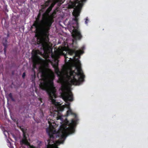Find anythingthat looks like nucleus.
<instances>
[{
	"label": "nucleus",
	"mask_w": 148,
	"mask_h": 148,
	"mask_svg": "<svg viewBox=\"0 0 148 148\" xmlns=\"http://www.w3.org/2000/svg\"><path fill=\"white\" fill-rule=\"evenodd\" d=\"M29 146V148H36L34 145H28Z\"/></svg>",
	"instance_id": "obj_22"
},
{
	"label": "nucleus",
	"mask_w": 148,
	"mask_h": 148,
	"mask_svg": "<svg viewBox=\"0 0 148 148\" xmlns=\"http://www.w3.org/2000/svg\"><path fill=\"white\" fill-rule=\"evenodd\" d=\"M49 122V124L50 125L51 124V123H50V122H49V121H48Z\"/></svg>",
	"instance_id": "obj_26"
},
{
	"label": "nucleus",
	"mask_w": 148,
	"mask_h": 148,
	"mask_svg": "<svg viewBox=\"0 0 148 148\" xmlns=\"http://www.w3.org/2000/svg\"><path fill=\"white\" fill-rule=\"evenodd\" d=\"M3 44L4 47V49H6L8 47V45L7 44V38H3Z\"/></svg>",
	"instance_id": "obj_13"
},
{
	"label": "nucleus",
	"mask_w": 148,
	"mask_h": 148,
	"mask_svg": "<svg viewBox=\"0 0 148 148\" xmlns=\"http://www.w3.org/2000/svg\"><path fill=\"white\" fill-rule=\"evenodd\" d=\"M41 6L43 9H44L47 7L46 5L44 3L43 4L41 5Z\"/></svg>",
	"instance_id": "obj_19"
},
{
	"label": "nucleus",
	"mask_w": 148,
	"mask_h": 148,
	"mask_svg": "<svg viewBox=\"0 0 148 148\" xmlns=\"http://www.w3.org/2000/svg\"><path fill=\"white\" fill-rule=\"evenodd\" d=\"M30 1H32V0H30Z\"/></svg>",
	"instance_id": "obj_29"
},
{
	"label": "nucleus",
	"mask_w": 148,
	"mask_h": 148,
	"mask_svg": "<svg viewBox=\"0 0 148 148\" xmlns=\"http://www.w3.org/2000/svg\"><path fill=\"white\" fill-rule=\"evenodd\" d=\"M23 137L21 140V142L23 144H24L25 145H30V143L27 140V136H28V135H26L25 132L24 134H23Z\"/></svg>",
	"instance_id": "obj_10"
},
{
	"label": "nucleus",
	"mask_w": 148,
	"mask_h": 148,
	"mask_svg": "<svg viewBox=\"0 0 148 148\" xmlns=\"http://www.w3.org/2000/svg\"><path fill=\"white\" fill-rule=\"evenodd\" d=\"M51 2V0H47L44 3L47 7H48L50 3Z\"/></svg>",
	"instance_id": "obj_16"
},
{
	"label": "nucleus",
	"mask_w": 148,
	"mask_h": 148,
	"mask_svg": "<svg viewBox=\"0 0 148 148\" xmlns=\"http://www.w3.org/2000/svg\"><path fill=\"white\" fill-rule=\"evenodd\" d=\"M41 14L39 12L36 18V20L33 24L31 27V29L34 27V32H38L40 35V36L37 38V42L38 44L41 45L43 48L44 51L48 49L49 47V32L48 35H44L41 32V30L45 26V23L41 22V20L40 21Z\"/></svg>",
	"instance_id": "obj_3"
},
{
	"label": "nucleus",
	"mask_w": 148,
	"mask_h": 148,
	"mask_svg": "<svg viewBox=\"0 0 148 148\" xmlns=\"http://www.w3.org/2000/svg\"><path fill=\"white\" fill-rule=\"evenodd\" d=\"M57 3H59L60 5L63 3V0H53V2L49 6L52 9Z\"/></svg>",
	"instance_id": "obj_12"
},
{
	"label": "nucleus",
	"mask_w": 148,
	"mask_h": 148,
	"mask_svg": "<svg viewBox=\"0 0 148 148\" xmlns=\"http://www.w3.org/2000/svg\"><path fill=\"white\" fill-rule=\"evenodd\" d=\"M25 72H24L23 73V74L22 75V77L23 79H24L25 78Z\"/></svg>",
	"instance_id": "obj_21"
},
{
	"label": "nucleus",
	"mask_w": 148,
	"mask_h": 148,
	"mask_svg": "<svg viewBox=\"0 0 148 148\" xmlns=\"http://www.w3.org/2000/svg\"><path fill=\"white\" fill-rule=\"evenodd\" d=\"M40 71L41 73V77L43 81L40 83V87L42 89L46 90L49 95V99L53 104L56 105L58 102L54 99L56 97V92L55 89H49V87L53 86V81L51 76L48 75L47 71L44 68L41 67L39 68Z\"/></svg>",
	"instance_id": "obj_2"
},
{
	"label": "nucleus",
	"mask_w": 148,
	"mask_h": 148,
	"mask_svg": "<svg viewBox=\"0 0 148 148\" xmlns=\"http://www.w3.org/2000/svg\"><path fill=\"white\" fill-rule=\"evenodd\" d=\"M35 74H34V78H35Z\"/></svg>",
	"instance_id": "obj_27"
},
{
	"label": "nucleus",
	"mask_w": 148,
	"mask_h": 148,
	"mask_svg": "<svg viewBox=\"0 0 148 148\" xmlns=\"http://www.w3.org/2000/svg\"><path fill=\"white\" fill-rule=\"evenodd\" d=\"M9 34H7V37H9Z\"/></svg>",
	"instance_id": "obj_25"
},
{
	"label": "nucleus",
	"mask_w": 148,
	"mask_h": 148,
	"mask_svg": "<svg viewBox=\"0 0 148 148\" xmlns=\"http://www.w3.org/2000/svg\"><path fill=\"white\" fill-rule=\"evenodd\" d=\"M33 53L32 54V58L33 63V65L34 67H35L37 64L39 63V60L41 59L40 56L38 55H42V53L38 50H33Z\"/></svg>",
	"instance_id": "obj_8"
},
{
	"label": "nucleus",
	"mask_w": 148,
	"mask_h": 148,
	"mask_svg": "<svg viewBox=\"0 0 148 148\" xmlns=\"http://www.w3.org/2000/svg\"><path fill=\"white\" fill-rule=\"evenodd\" d=\"M86 0H76V2L77 3V6L75 9L74 11L73 12V15L75 18L73 19V22H73H74V25L73 27V28L72 34L73 37L75 40H80L82 37V36L81 34L80 31L78 29V17L79 16L80 12V8H82L84 2L86 1Z\"/></svg>",
	"instance_id": "obj_4"
},
{
	"label": "nucleus",
	"mask_w": 148,
	"mask_h": 148,
	"mask_svg": "<svg viewBox=\"0 0 148 148\" xmlns=\"http://www.w3.org/2000/svg\"><path fill=\"white\" fill-rule=\"evenodd\" d=\"M52 8L49 6L46 12L43 13L42 15V19L41 22L44 23L45 26L41 29V33L44 35H48L49 34V30L53 22V18H49V13L52 10Z\"/></svg>",
	"instance_id": "obj_6"
},
{
	"label": "nucleus",
	"mask_w": 148,
	"mask_h": 148,
	"mask_svg": "<svg viewBox=\"0 0 148 148\" xmlns=\"http://www.w3.org/2000/svg\"><path fill=\"white\" fill-rule=\"evenodd\" d=\"M77 122L76 120L72 119L68 127L65 125L61 126L57 133V136L59 140L56 142L57 144L63 143L68 134H72L75 132L74 126Z\"/></svg>",
	"instance_id": "obj_5"
},
{
	"label": "nucleus",
	"mask_w": 148,
	"mask_h": 148,
	"mask_svg": "<svg viewBox=\"0 0 148 148\" xmlns=\"http://www.w3.org/2000/svg\"><path fill=\"white\" fill-rule=\"evenodd\" d=\"M84 48V47H82V49H83Z\"/></svg>",
	"instance_id": "obj_28"
},
{
	"label": "nucleus",
	"mask_w": 148,
	"mask_h": 148,
	"mask_svg": "<svg viewBox=\"0 0 148 148\" xmlns=\"http://www.w3.org/2000/svg\"><path fill=\"white\" fill-rule=\"evenodd\" d=\"M63 99L65 101H73V95L71 91L64 92L62 95Z\"/></svg>",
	"instance_id": "obj_9"
},
{
	"label": "nucleus",
	"mask_w": 148,
	"mask_h": 148,
	"mask_svg": "<svg viewBox=\"0 0 148 148\" xmlns=\"http://www.w3.org/2000/svg\"><path fill=\"white\" fill-rule=\"evenodd\" d=\"M20 129L22 132L23 133V134H24V133L26 132L24 129L21 126L20 127Z\"/></svg>",
	"instance_id": "obj_18"
},
{
	"label": "nucleus",
	"mask_w": 148,
	"mask_h": 148,
	"mask_svg": "<svg viewBox=\"0 0 148 148\" xmlns=\"http://www.w3.org/2000/svg\"><path fill=\"white\" fill-rule=\"evenodd\" d=\"M8 96L11 99L12 101H15V99L13 97L12 95V93H10L8 95Z\"/></svg>",
	"instance_id": "obj_15"
},
{
	"label": "nucleus",
	"mask_w": 148,
	"mask_h": 148,
	"mask_svg": "<svg viewBox=\"0 0 148 148\" xmlns=\"http://www.w3.org/2000/svg\"><path fill=\"white\" fill-rule=\"evenodd\" d=\"M88 19L87 18H86V21L85 22V23L86 24H87L88 23Z\"/></svg>",
	"instance_id": "obj_24"
},
{
	"label": "nucleus",
	"mask_w": 148,
	"mask_h": 148,
	"mask_svg": "<svg viewBox=\"0 0 148 148\" xmlns=\"http://www.w3.org/2000/svg\"><path fill=\"white\" fill-rule=\"evenodd\" d=\"M62 118V117L61 116H58L57 117V120H58L59 119H61Z\"/></svg>",
	"instance_id": "obj_20"
},
{
	"label": "nucleus",
	"mask_w": 148,
	"mask_h": 148,
	"mask_svg": "<svg viewBox=\"0 0 148 148\" xmlns=\"http://www.w3.org/2000/svg\"><path fill=\"white\" fill-rule=\"evenodd\" d=\"M4 54L5 55L6 53V49H4Z\"/></svg>",
	"instance_id": "obj_23"
},
{
	"label": "nucleus",
	"mask_w": 148,
	"mask_h": 148,
	"mask_svg": "<svg viewBox=\"0 0 148 148\" xmlns=\"http://www.w3.org/2000/svg\"><path fill=\"white\" fill-rule=\"evenodd\" d=\"M65 53L63 51H55L52 53L51 62L55 73L61 82L63 81L66 75L70 85H79L84 79L85 75L81 68V64L78 58L84 53L79 49H69Z\"/></svg>",
	"instance_id": "obj_1"
},
{
	"label": "nucleus",
	"mask_w": 148,
	"mask_h": 148,
	"mask_svg": "<svg viewBox=\"0 0 148 148\" xmlns=\"http://www.w3.org/2000/svg\"><path fill=\"white\" fill-rule=\"evenodd\" d=\"M58 11V8H56V9L54 10L53 12L51 14L49 18H53V19L54 18V16L56 14L57 12Z\"/></svg>",
	"instance_id": "obj_14"
},
{
	"label": "nucleus",
	"mask_w": 148,
	"mask_h": 148,
	"mask_svg": "<svg viewBox=\"0 0 148 148\" xmlns=\"http://www.w3.org/2000/svg\"><path fill=\"white\" fill-rule=\"evenodd\" d=\"M47 132L49 138L48 140V145L47 146V148H59L57 145L55 144L53 139L54 136L53 135L56 133V131L51 129H47Z\"/></svg>",
	"instance_id": "obj_7"
},
{
	"label": "nucleus",
	"mask_w": 148,
	"mask_h": 148,
	"mask_svg": "<svg viewBox=\"0 0 148 148\" xmlns=\"http://www.w3.org/2000/svg\"><path fill=\"white\" fill-rule=\"evenodd\" d=\"M64 108L62 107H60L58 108H57L58 111L57 112L58 113H59V112L60 111H62L64 110Z\"/></svg>",
	"instance_id": "obj_17"
},
{
	"label": "nucleus",
	"mask_w": 148,
	"mask_h": 148,
	"mask_svg": "<svg viewBox=\"0 0 148 148\" xmlns=\"http://www.w3.org/2000/svg\"><path fill=\"white\" fill-rule=\"evenodd\" d=\"M66 106H67L68 108V110L67 112V115H68L70 114L72 115L74 114L75 115V117H76L77 116L76 114L73 113L72 110L70 108V103L69 102H68Z\"/></svg>",
	"instance_id": "obj_11"
}]
</instances>
